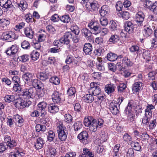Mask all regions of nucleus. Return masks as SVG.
Instances as JSON below:
<instances>
[{"instance_id": "nucleus-1", "label": "nucleus", "mask_w": 157, "mask_h": 157, "mask_svg": "<svg viewBox=\"0 0 157 157\" xmlns=\"http://www.w3.org/2000/svg\"><path fill=\"white\" fill-rule=\"evenodd\" d=\"M104 121L101 118L97 119L92 116H89L84 119V123L86 126L89 127L90 130L93 132L97 131L98 129L103 126Z\"/></svg>"}, {"instance_id": "nucleus-2", "label": "nucleus", "mask_w": 157, "mask_h": 157, "mask_svg": "<svg viewBox=\"0 0 157 157\" xmlns=\"http://www.w3.org/2000/svg\"><path fill=\"white\" fill-rule=\"evenodd\" d=\"M57 131L58 137L60 140L61 141L66 140L68 134L67 131L66 127L61 123L57 126Z\"/></svg>"}, {"instance_id": "nucleus-3", "label": "nucleus", "mask_w": 157, "mask_h": 157, "mask_svg": "<svg viewBox=\"0 0 157 157\" xmlns=\"http://www.w3.org/2000/svg\"><path fill=\"white\" fill-rule=\"evenodd\" d=\"M124 100L123 97L119 98L117 99L118 102H111L109 105V109L112 113L116 115L119 112V105Z\"/></svg>"}, {"instance_id": "nucleus-4", "label": "nucleus", "mask_w": 157, "mask_h": 157, "mask_svg": "<svg viewBox=\"0 0 157 157\" xmlns=\"http://www.w3.org/2000/svg\"><path fill=\"white\" fill-rule=\"evenodd\" d=\"M31 103V101L29 100L25 101L20 98L16 99L14 102V104L15 107L18 109L28 107Z\"/></svg>"}, {"instance_id": "nucleus-5", "label": "nucleus", "mask_w": 157, "mask_h": 157, "mask_svg": "<svg viewBox=\"0 0 157 157\" xmlns=\"http://www.w3.org/2000/svg\"><path fill=\"white\" fill-rule=\"evenodd\" d=\"M1 39L9 42L13 41L16 39L15 34L14 32L12 31L6 32L2 33Z\"/></svg>"}, {"instance_id": "nucleus-6", "label": "nucleus", "mask_w": 157, "mask_h": 157, "mask_svg": "<svg viewBox=\"0 0 157 157\" xmlns=\"http://www.w3.org/2000/svg\"><path fill=\"white\" fill-rule=\"evenodd\" d=\"M20 95L29 98H33L35 95V90L32 88L25 89L21 93Z\"/></svg>"}, {"instance_id": "nucleus-7", "label": "nucleus", "mask_w": 157, "mask_h": 157, "mask_svg": "<svg viewBox=\"0 0 157 157\" xmlns=\"http://www.w3.org/2000/svg\"><path fill=\"white\" fill-rule=\"evenodd\" d=\"M93 34L97 35L100 33V29L98 23L95 21H92L88 25Z\"/></svg>"}, {"instance_id": "nucleus-8", "label": "nucleus", "mask_w": 157, "mask_h": 157, "mask_svg": "<svg viewBox=\"0 0 157 157\" xmlns=\"http://www.w3.org/2000/svg\"><path fill=\"white\" fill-rule=\"evenodd\" d=\"M96 84L92 82L90 84L91 87L89 89L88 93L92 94L94 96H97L100 94L101 90L98 86H95Z\"/></svg>"}, {"instance_id": "nucleus-9", "label": "nucleus", "mask_w": 157, "mask_h": 157, "mask_svg": "<svg viewBox=\"0 0 157 157\" xmlns=\"http://www.w3.org/2000/svg\"><path fill=\"white\" fill-rule=\"evenodd\" d=\"M73 36V34L70 32L65 33L63 36L60 39V43L68 45L69 44Z\"/></svg>"}, {"instance_id": "nucleus-10", "label": "nucleus", "mask_w": 157, "mask_h": 157, "mask_svg": "<svg viewBox=\"0 0 157 157\" xmlns=\"http://www.w3.org/2000/svg\"><path fill=\"white\" fill-rule=\"evenodd\" d=\"M47 104L46 102L42 101L37 105V110L40 113V116H44L46 113Z\"/></svg>"}, {"instance_id": "nucleus-11", "label": "nucleus", "mask_w": 157, "mask_h": 157, "mask_svg": "<svg viewBox=\"0 0 157 157\" xmlns=\"http://www.w3.org/2000/svg\"><path fill=\"white\" fill-rule=\"evenodd\" d=\"M63 95V94L59 93L58 91H54L52 95V98L53 101L54 103H59Z\"/></svg>"}, {"instance_id": "nucleus-12", "label": "nucleus", "mask_w": 157, "mask_h": 157, "mask_svg": "<svg viewBox=\"0 0 157 157\" xmlns=\"http://www.w3.org/2000/svg\"><path fill=\"white\" fill-rule=\"evenodd\" d=\"M144 17L145 15L142 11H139L136 14L135 19L138 25L140 26L142 25Z\"/></svg>"}, {"instance_id": "nucleus-13", "label": "nucleus", "mask_w": 157, "mask_h": 157, "mask_svg": "<svg viewBox=\"0 0 157 157\" xmlns=\"http://www.w3.org/2000/svg\"><path fill=\"white\" fill-rule=\"evenodd\" d=\"M88 138V133L86 131L81 132L78 136V138L84 144L87 143V140Z\"/></svg>"}, {"instance_id": "nucleus-14", "label": "nucleus", "mask_w": 157, "mask_h": 157, "mask_svg": "<svg viewBox=\"0 0 157 157\" xmlns=\"http://www.w3.org/2000/svg\"><path fill=\"white\" fill-rule=\"evenodd\" d=\"M145 112V116L143 118L142 121L144 124H147L148 121H149L152 117V111L146 109Z\"/></svg>"}, {"instance_id": "nucleus-15", "label": "nucleus", "mask_w": 157, "mask_h": 157, "mask_svg": "<svg viewBox=\"0 0 157 157\" xmlns=\"http://www.w3.org/2000/svg\"><path fill=\"white\" fill-rule=\"evenodd\" d=\"M13 121L17 126L20 127L23 125L24 120L21 117L16 114L14 116Z\"/></svg>"}, {"instance_id": "nucleus-16", "label": "nucleus", "mask_w": 157, "mask_h": 157, "mask_svg": "<svg viewBox=\"0 0 157 157\" xmlns=\"http://www.w3.org/2000/svg\"><path fill=\"white\" fill-rule=\"evenodd\" d=\"M143 82H135L133 84L132 90L133 93H136L143 88Z\"/></svg>"}, {"instance_id": "nucleus-17", "label": "nucleus", "mask_w": 157, "mask_h": 157, "mask_svg": "<svg viewBox=\"0 0 157 157\" xmlns=\"http://www.w3.org/2000/svg\"><path fill=\"white\" fill-rule=\"evenodd\" d=\"M92 49V46L91 44L85 43L83 48V51L85 55L91 56Z\"/></svg>"}, {"instance_id": "nucleus-18", "label": "nucleus", "mask_w": 157, "mask_h": 157, "mask_svg": "<svg viewBox=\"0 0 157 157\" xmlns=\"http://www.w3.org/2000/svg\"><path fill=\"white\" fill-rule=\"evenodd\" d=\"M18 51V47L17 45H12L11 47L8 48L6 52L8 55H13L15 54Z\"/></svg>"}, {"instance_id": "nucleus-19", "label": "nucleus", "mask_w": 157, "mask_h": 157, "mask_svg": "<svg viewBox=\"0 0 157 157\" xmlns=\"http://www.w3.org/2000/svg\"><path fill=\"white\" fill-rule=\"evenodd\" d=\"M0 6L6 9L12 8L13 6L10 0H0Z\"/></svg>"}, {"instance_id": "nucleus-20", "label": "nucleus", "mask_w": 157, "mask_h": 157, "mask_svg": "<svg viewBox=\"0 0 157 157\" xmlns=\"http://www.w3.org/2000/svg\"><path fill=\"white\" fill-rule=\"evenodd\" d=\"M35 78L34 74L29 72L26 73L23 75L22 78L25 82H30L32 79Z\"/></svg>"}, {"instance_id": "nucleus-21", "label": "nucleus", "mask_w": 157, "mask_h": 157, "mask_svg": "<svg viewBox=\"0 0 157 157\" xmlns=\"http://www.w3.org/2000/svg\"><path fill=\"white\" fill-rule=\"evenodd\" d=\"M134 25L131 21L125 22L124 24V30L129 33H132L133 30Z\"/></svg>"}, {"instance_id": "nucleus-22", "label": "nucleus", "mask_w": 157, "mask_h": 157, "mask_svg": "<svg viewBox=\"0 0 157 157\" xmlns=\"http://www.w3.org/2000/svg\"><path fill=\"white\" fill-rule=\"evenodd\" d=\"M152 30L151 27L149 25H145L144 26L143 33L144 37H147L149 36L152 34Z\"/></svg>"}, {"instance_id": "nucleus-23", "label": "nucleus", "mask_w": 157, "mask_h": 157, "mask_svg": "<svg viewBox=\"0 0 157 157\" xmlns=\"http://www.w3.org/2000/svg\"><path fill=\"white\" fill-rule=\"evenodd\" d=\"M17 7L22 11H24L27 8L28 5L26 1L21 0L17 3Z\"/></svg>"}, {"instance_id": "nucleus-24", "label": "nucleus", "mask_w": 157, "mask_h": 157, "mask_svg": "<svg viewBox=\"0 0 157 157\" xmlns=\"http://www.w3.org/2000/svg\"><path fill=\"white\" fill-rule=\"evenodd\" d=\"M49 112L52 113H55L59 111V106L55 103L50 104L48 106Z\"/></svg>"}, {"instance_id": "nucleus-25", "label": "nucleus", "mask_w": 157, "mask_h": 157, "mask_svg": "<svg viewBox=\"0 0 157 157\" xmlns=\"http://www.w3.org/2000/svg\"><path fill=\"white\" fill-rule=\"evenodd\" d=\"M82 32L83 35L85 38L87 40H90L92 38V32L86 28L83 29L82 30Z\"/></svg>"}, {"instance_id": "nucleus-26", "label": "nucleus", "mask_w": 157, "mask_h": 157, "mask_svg": "<svg viewBox=\"0 0 157 157\" xmlns=\"http://www.w3.org/2000/svg\"><path fill=\"white\" fill-rule=\"evenodd\" d=\"M116 86L112 84L107 85L105 87V90L108 94H111L115 91Z\"/></svg>"}, {"instance_id": "nucleus-27", "label": "nucleus", "mask_w": 157, "mask_h": 157, "mask_svg": "<svg viewBox=\"0 0 157 157\" xmlns=\"http://www.w3.org/2000/svg\"><path fill=\"white\" fill-rule=\"evenodd\" d=\"M82 100L86 102L91 103L94 100V97L92 94L89 93L82 98Z\"/></svg>"}, {"instance_id": "nucleus-28", "label": "nucleus", "mask_w": 157, "mask_h": 157, "mask_svg": "<svg viewBox=\"0 0 157 157\" xmlns=\"http://www.w3.org/2000/svg\"><path fill=\"white\" fill-rule=\"evenodd\" d=\"M44 140L40 137L38 138L35 144V147L37 150L41 149L44 144Z\"/></svg>"}, {"instance_id": "nucleus-29", "label": "nucleus", "mask_w": 157, "mask_h": 157, "mask_svg": "<svg viewBox=\"0 0 157 157\" xmlns=\"http://www.w3.org/2000/svg\"><path fill=\"white\" fill-rule=\"evenodd\" d=\"M49 77L48 73L45 71L40 72L38 74L37 78L42 81H45L48 79Z\"/></svg>"}, {"instance_id": "nucleus-30", "label": "nucleus", "mask_w": 157, "mask_h": 157, "mask_svg": "<svg viewBox=\"0 0 157 157\" xmlns=\"http://www.w3.org/2000/svg\"><path fill=\"white\" fill-rule=\"evenodd\" d=\"M24 32L26 36L29 38H33L34 32L30 27H27L24 29Z\"/></svg>"}, {"instance_id": "nucleus-31", "label": "nucleus", "mask_w": 157, "mask_h": 157, "mask_svg": "<svg viewBox=\"0 0 157 157\" xmlns=\"http://www.w3.org/2000/svg\"><path fill=\"white\" fill-rule=\"evenodd\" d=\"M109 12V9L106 6H103L101 7V9L99 11L100 15L104 17Z\"/></svg>"}, {"instance_id": "nucleus-32", "label": "nucleus", "mask_w": 157, "mask_h": 157, "mask_svg": "<svg viewBox=\"0 0 157 157\" xmlns=\"http://www.w3.org/2000/svg\"><path fill=\"white\" fill-rule=\"evenodd\" d=\"M117 58V55L112 52H109L107 55V59L110 61H114L116 60Z\"/></svg>"}, {"instance_id": "nucleus-33", "label": "nucleus", "mask_w": 157, "mask_h": 157, "mask_svg": "<svg viewBox=\"0 0 157 157\" xmlns=\"http://www.w3.org/2000/svg\"><path fill=\"white\" fill-rule=\"evenodd\" d=\"M4 100L8 103L14 101L15 99V96L13 95H7L4 97Z\"/></svg>"}, {"instance_id": "nucleus-34", "label": "nucleus", "mask_w": 157, "mask_h": 157, "mask_svg": "<svg viewBox=\"0 0 157 157\" xmlns=\"http://www.w3.org/2000/svg\"><path fill=\"white\" fill-rule=\"evenodd\" d=\"M48 140L51 142L52 141L55 136V133L52 130H49L46 134Z\"/></svg>"}, {"instance_id": "nucleus-35", "label": "nucleus", "mask_w": 157, "mask_h": 157, "mask_svg": "<svg viewBox=\"0 0 157 157\" xmlns=\"http://www.w3.org/2000/svg\"><path fill=\"white\" fill-rule=\"evenodd\" d=\"M73 126L75 131H78L82 128V122L80 121H77L74 124Z\"/></svg>"}, {"instance_id": "nucleus-36", "label": "nucleus", "mask_w": 157, "mask_h": 157, "mask_svg": "<svg viewBox=\"0 0 157 157\" xmlns=\"http://www.w3.org/2000/svg\"><path fill=\"white\" fill-rule=\"evenodd\" d=\"M118 15L119 16L121 17L125 20L128 19L130 17V14L127 11H124L119 13H118Z\"/></svg>"}, {"instance_id": "nucleus-37", "label": "nucleus", "mask_w": 157, "mask_h": 157, "mask_svg": "<svg viewBox=\"0 0 157 157\" xmlns=\"http://www.w3.org/2000/svg\"><path fill=\"white\" fill-rule=\"evenodd\" d=\"M134 107L133 101L132 100L130 101L128 103L126 108L125 109V113L132 112V109Z\"/></svg>"}, {"instance_id": "nucleus-38", "label": "nucleus", "mask_w": 157, "mask_h": 157, "mask_svg": "<svg viewBox=\"0 0 157 157\" xmlns=\"http://www.w3.org/2000/svg\"><path fill=\"white\" fill-rule=\"evenodd\" d=\"M131 146L133 149L137 151H140L141 149L140 145L138 142L133 141L131 143Z\"/></svg>"}, {"instance_id": "nucleus-39", "label": "nucleus", "mask_w": 157, "mask_h": 157, "mask_svg": "<svg viewBox=\"0 0 157 157\" xmlns=\"http://www.w3.org/2000/svg\"><path fill=\"white\" fill-rule=\"evenodd\" d=\"M104 64V63L101 60L100 61L99 60L98 62L96 63L97 67L98 69L100 71H104L105 70Z\"/></svg>"}, {"instance_id": "nucleus-40", "label": "nucleus", "mask_w": 157, "mask_h": 157, "mask_svg": "<svg viewBox=\"0 0 157 157\" xmlns=\"http://www.w3.org/2000/svg\"><path fill=\"white\" fill-rule=\"evenodd\" d=\"M120 38L117 35H112L109 38V41L110 42H112L113 44H115L119 41Z\"/></svg>"}, {"instance_id": "nucleus-41", "label": "nucleus", "mask_w": 157, "mask_h": 157, "mask_svg": "<svg viewBox=\"0 0 157 157\" xmlns=\"http://www.w3.org/2000/svg\"><path fill=\"white\" fill-rule=\"evenodd\" d=\"M122 63L125 64L128 67L132 66L133 64V63L129 59H128L127 57H124L123 58L122 60Z\"/></svg>"}, {"instance_id": "nucleus-42", "label": "nucleus", "mask_w": 157, "mask_h": 157, "mask_svg": "<svg viewBox=\"0 0 157 157\" xmlns=\"http://www.w3.org/2000/svg\"><path fill=\"white\" fill-rule=\"evenodd\" d=\"M31 57L33 60L36 61L39 58V53L35 50H33L31 54Z\"/></svg>"}, {"instance_id": "nucleus-43", "label": "nucleus", "mask_w": 157, "mask_h": 157, "mask_svg": "<svg viewBox=\"0 0 157 157\" xmlns=\"http://www.w3.org/2000/svg\"><path fill=\"white\" fill-rule=\"evenodd\" d=\"M10 24V22L9 20L5 18H0V26L4 28L6 27Z\"/></svg>"}, {"instance_id": "nucleus-44", "label": "nucleus", "mask_w": 157, "mask_h": 157, "mask_svg": "<svg viewBox=\"0 0 157 157\" xmlns=\"http://www.w3.org/2000/svg\"><path fill=\"white\" fill-rule=\"evenodd\" d=\"M129 50L131 52H136L137 55H138V53H139V47L136 45L132 46L131 47L129 48Z\"/></svg>"}, {"instance_id": "nucleus-45", "label": "nucleus", "mask_w": 157, "mask_h": 157, "mask_svg": "<svg viewBox=\"0 0 157 157\" xmlns=\"http://www.w3.org/2000/svg\"><path fill=\"white\" fill-rule=\"evenodd\" d=\"M13 89L14 91L19 93L22 90L21 86L20 83L14 84Z\"/></svg>"}, {"instance_id": "nucleus-46", "label": "nucleus", "mask_w": 157, "mask_h": 157, "mask_svg": "<svg viewBox=\"0 0 157 157\" xmlns=\"http://www.w3.org/2000/svg\"><path fill=\"white\" fill-rule=\"evenodd\" d=\"M157 124L156 120L154 119L151 121H148V124L146 125H148L150 129H152L156 127Z\"/></svg>"}, {"instance_id": "nucleus-47", "label": "nucleus", "mask_w": 157, "mask_h": 157, "mask_svg": "<svg viewBox=\"0 0 157 157\" xmlns=\"http://www.w3.org/2000/svg\"><path fill=\"white\" fill-rule=\"evenodd\" d=\"M77 58L75 57V59L73 58V57L71 56H68L65 60V63L66 64H70L72 62H74L75 64H77L75 61Z\"/></svg>"}, {"instance_id": "nucleus-48", "label": "nucleus", "mask_w": 157, "mask_h": 157, "mask_svg": "<svg viewBox=\"0 0 157 157\" xmlns=\"http://www.w3.org/2000/svg\"><path fill=\"white\" fill-rule=\"evenodd\" d=\"M143 56L144 59L148 61L151 59L150 53L149 51H148L145 50L143 52Z\"/></svg>"}, {"instance_id": "nucleus-49", "label": "nucleus", "mask_w": 157, "mask_h": 157, "mask_svg": "<svg viewBox=\"0 0 157 157\" xmlns=\"http://www.w3.org/2000/svg\"><path fill=\"white\" fill-rule=\"evenodd\" d=\"M105 51L104 49L102 47H101L98 49H95L94 51V53L95 55L100 56Z\"/></svg>"}, {"instance_id": "nucleus-50", "label": "nucleus", "mask_w": 157, "mask_h": 157, "mask_svg": "<svg viewBox=\"0 0 157 157\" xmlns=\"http://www.w3.org/2000/svg\"><path fill=\"white\" fill-rule=\"evenodd\" d=\"M36 130L37 132H39L40 131L44 132L46 130V127L44 125L40 124H37L36 126Z\"/></svg>"}, {"instance_id": "nucleus-51", "label": "nucleus", "mask_w": 157, "mask_h": 157, "mask_svg": "<svg viewBox=\"0 0 157 157\" xmlns=\"http://www.w3.org/2000/svg\"><path fill=\"white\" fill-rule=\"evenodd\" d=\"M50 81L51 83L55 85H58L60 83L59 78L56 76L51 77Z\"/></svg>"}, {"instance_id": "nucleus-52", "label": "nucleus", "mask_w": 157, "mask_h": 157, "mask_svg": "<svg viewBox=\"0 0 157 157\" xmlns=\"http://www.w3.org/2000/svg\"><path fill=\"white\" fill-rule=\"evenodd\" d=\"M18 59L22 62H25L29 60V56L27 54L19 56Z\"/></svg>"}, {"instance_id": "nucleus-53", "label": "nucleus", "mask_w": 157, "mask_h": 157, "mask_svg": "<svg viewBox=\"0 0 157 157\" xmlns=\"http://www.w3.org/2000/svg\"><path fill=\"white\" fill-rule=\"evenodd\" d=\"M150 10L154 14L157 15V2L153 3Z\"/></svg>"}, {"instance_id": "nucleus-54", "label": "nucleus", "mask_w": 157, "mask_h": 157, "mask_svg": "<svg viewBox=\"0 0 157 157\" xmlns=\"http://www.w3.org/2000/svg\"><path fill=\"white\" fill-rule=\"evenodd\" d=\"M8 146L6 143L4 142L0 143V152H3L8 148Z\"/></svg>"}, {"instance_id": "nucleus-55", "label": "nucleus", "mask_w": 157, "mask_h": 157, "mask_svg": "<svg viewBox=\"0 0 157 157\" xmlns=\"http://www.w3.org/2000/svg\"><path fill=\"white\" fill-rule=\"evenodd\" d=\"M60 20L63 23H67L71 20V18L68 15L63 16L60 18Z\"/></svg>"}, {"instance_id": "nucleus-56", "label": "nucleus", "mask_w": 157, "mask_h": 157, "mask_svg": "<svg viewBox=\"0 0 157 157\" xmlns=\"http://www.w3.org/2000/svg\"><path fill=\"white\" fill-rule=\"evenodd\" d=\"M73 120V118L69 114H66L64 115V121L68 123H71Z\"/></svg>"}, {"instance_id": "nucleus-57", "label": "nucleus", "mask_w": 157, "mask_h": 157, "mask_svg": "<svg viewBox=\"0 0 157 157\" xmlns=\"http://www.w3.org/2000/svg\"><path fill=\"white\" fill-rule=\"evenodd\" d=\"M24 18L28 23L34 21V19L33 18L32 15L30 13L26 14Z\"/></svg>"}, {"instance_id": "nucleus-58", "label": "nucleus", "mask_w": 157, "mask_h": 157, "mask_svg": "<svg viewBox=\"0 0 157 157\" xmlns=\"http://www.w3.org/2000/svg\"><path fill=\"white\" fill-rule=\"evenodd\" d=\"M101 74L99 72H94L92 74V76L95 80L99 81L101 79Z\"/></svg>"}, {"instance_id": "nucleus-59", "label": "nucleus", "mask_w": 157, "mask_h": 157, "mask_svg": "<svg viewBox=\"0 0 157 157\" xmlns=\"http://www.w3.org/2000/svg\"><path fill=\"white\" fill-rule=\"evenodd\" d=\"M21 47L23 49H29L30 48V44L28 41L25 40L21 43Z\"/></svg>"}, {"instance_id": "nucleus-60", "label": "nucleus", "mask_w": 157, "mask_h": 157, "mask_svg": "<svg viewBox=\"0 0 157 157\" xmlns=\"http://www.w3.org/2000/svg\"><path fill=\"white\" fill-rule=\"evenodd\" d=\"M67 92L69 96L74 95L76 93L75 89V87H71L68 89Z\"/></svg>"}, {"instance_id": "nucleus-61", "label": "nucleus", "mask_w": 157, "mask_h": 157, "mask_svg": "<svg viewBox=\"0 0 157 157\" xmlns=\"http://www.w3.org/2000/svg\"><path fill=\"white\" fill-rule=\"evenodd\" d=\"M126 87V85L124 83H121L117 87L118 91L120 93L123 92Z\"/></svg>"}, {"instance_id": "nucleus-62", "label": "nucleus", "mask_w": 157, "mask_h": 157, "mask_svg": "<svg viewBox=\"0 0 157 157\" xmlns=\"http://www.w3.org/2000/svg\"><path fill=\"white\" fill-rule=\"evenodd\" d=\"M125 113L128 116V120L130 121H134L135 116L133 112Z\"/></svg>"}, {"instance_id": "nucleus-63", "label": "nucleus", "mask_w": 157, "mask_h": 157, "mask_svg": "<svg viewBox=\"0 0 157 157\" xmlns=\"http://www.w3.org/2000/svg\"><path fill=\"white\" fill-rule=\"evenodd\" d=\"M95 42L98 44L102 45L104 43L103 38L101 36L96 37L95 39Z\"/></svg>"}, {"instance_id": "nucleus-64", "label": "nucleus", "mask_w": 157, "mask_h": 157, "mask_svg": "<svg viewBox=\"0 0 157 157\" xmlns=\"http://www.w3.org/2000/svg\"><path fill=\"white\" fill-rule=\"evenodd\" d=\"M126 153L127 157H134V152L132 148H128Z\"/></svg>"}]
</instances>
